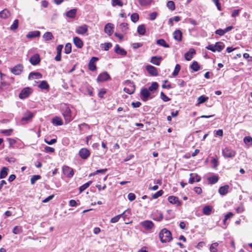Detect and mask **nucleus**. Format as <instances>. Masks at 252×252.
<instances>
[{"mask_svg": "<svg viewBox=\"0 0 252 252\" xmlns=\"http://www.w3.org/2000/svg\"><path fill=\"white\" fill-rule=\"evenodd\" d=\"M8 168L6 167H3L0 172V179H3L6 177L7 175Z\"/></svg>", "mask_w": 252, "mask_h": 252, "instance_id": "c9c22d12", "label": "nucleus"}, {"mask_svg": "<svg viewBox=\"0 0 252 252\" xmlns=\"http://www.w3.org/2000/svg\"><path fill=\"white\" fill-rule=\"evenodd\" d=\"M137 32L139 34L143 35L146 32V28L144 25H141L137 28Z\"/></svg>", "mask_w": 252, "mask_h": 252, "instance_id": "2f4dec72", "label": "nucleus"}, {"mask_svg": "<svg viewBox=\"0 0 252 252\" xmlns=\"http://www.w3.org/2000/svg\"><path fill=\"white\" fill-rule=\"evenodd\" d=\"M98 58L97 57H92V59L90 60L88 67L89 69L92 71H94L95 70L96 67V65L95 64V62L98 61Z\"/></svg>", "mask_w": 252, "mask_h": 252, "instance_id": "dca6fc26", "label": "nucleus"}, {"mask_svg": "<svg viewBox=\"0 0 252 252\" xmlns=\"http://www.w3.org/2000/svg\"><path fill=\"white\" fill-rule=\"evenodd\" d=\"M146 70L152 76H157L158 75L157 69L154 66L148 65L146 66Z\"/></svg>", "mask_w": 252, "mask_h": 252, "instance_id": "4468645a", "label": "nucleus"}, {"mask_svg": "<svg viewBox=\"0 0 252 252\" xmlns=\"http://www.w3.org/2000/svg\"><path fill=\"white\" fill-rule=\"evenodd\" d=\"M213 207L211 205H206L202 209V213L204 215H210L212 212Z\"/></svg>", "mask_w": 252, "mask_h": 252, "instance_id": "412c9836", "label": "nucleus"}, {"mask_svg": "<svg viewBox=\"0 0 252 252\" xmlns=\"http://www.w3.org/2000/svg\"><path fill=\"white\" fill-rule=\"evenodd\" d=\"M40 35V32L38 31H32L29 32L26 35V37L28 38L37 37L39 36Z\"/></svg>", "mask_w": 252, "mask_h": 252, "instance_id": "cd10ccee", "label": "nucleus"}, {"mask_svg": "<svg viewBox=\"0 0 252 252\" xmlns=\"http://www.w3.org/2000/svg\"><path fill=\"white\" fill-rule=\"evenodd\" d=\"M102 45L104 50L108 51L112 46V44L111 43H105L104 44H102Z\"/></svg>", "mask_w": 252, "mask_h": 252, "instance_id": "69168bd1", "label": "nucleus"}, {"mask_svg": "<svg viewBox=\"0 0 252 252\" xmlns=\"http://www.w3.org/2000/svg\"><path fill=\"white\" fill-rule=\"evenodd\" d=\"M160 98L164 102L168 101L170 98H168L162 92L160 93Z\"/></svg>", "mask_w": 252, "mask_h": 252, "instance_id": "680f3d73", "label": "nucleus"}, {"mask_svg": "<svg viewBox=\"0 0 252 252\" xmlns=\"http://www.w3.org/2000/svg\"><path fill=\"white\" fill-rule=\"evenodd\" d=\"M162 60L161 56H153L151 58L150 62L156 65H159Z\"/></svg>", "mask_w": 252, "mask_h": 252, "instance_id": "aec40b11", "label": "nucleus"}, {"mask_svg": "<svg viewBox=\"0 0 252 252\" xmlns=\"http://www.w3.org/2000/svg\"><path fill=\"white\" fill-rule=\"evenodd\" d=\"M166 6L171 11H173L175 9L174 2L171 0L168 1L167 2Z\"/></svg>", "mask_w": 252, "mask_h": 252, "instance_id": "8fccbe9b", "label": "nucleus"}, {"mask_svg": "<svg viewBox=\"0 0 252 252\" xmlns=\"http://www.w3.org/2000/svg\"><path fill=\"white\" fill-rule=\"evenodd\" d=\"M10 15L9 11L4 9L0 12V17L2 19H6L8 18Z\"/></svg>", "mask_w": 252, "mask_h": 252, "instance_id": "c85d7f7f", "label": "nucleus"}, {"mask_svg": "<svg viewBox=\"0 0 252 252\" xmlns=\"http://www.w3.org/2000/svg\"><path fill=\"white\" fill-rule=\"evenodd\" d=\"M115 52L117 54L122 55V56H126L127 52L123 48H121L118 44H116L115 46Z\"/></svg>", "mask_w": 252, "mask_h": 252, "instance_id": "a211bd4d", "label": "nucleus"}, {"mask_svg": "<svg viewBox=\"0 0 252 252\" xmlns=\"http://www.w3.org/2000/svg\"><path fill=\"white\" fill-rule=\"evenodd\" d=\"M206 48L209 50H210L213 52H215L216 51V45L213 44H210L207 46Z\"/></svg>", "mask_w": 252, "mask_h": 252, "instance_id": "e2e57ef3", "label": "nucleus"}, {"mask_svg": "<svg viewBox=\"0 0 252 252\" xmlns=\"http://www.w3.org/2000/svg\"><path fill=\"white\" fill-rule=\"evenodd\" d=\"M76 9H72L67 11L66 13V15L67 17L71 18H74L76 16Z\"/></svg>", "mask_w": 252, "mask_h": 252, "instance_id": "7c9ffc66", "label": "nucleus"}, {"mask_svg": "<svg viewBox=\"0 0 252 252\" xmlns=\"http://www.w3.org/2000/svg\"><path fill=\"white\" fill-rule=\"evenodd\" d=\"M43 37L45 40L48 41L49 40H51L54 38V36L52 33L51 32H45L43 35Z\"/></svg>", "mask_w": 252, "mask_h": 252, "instance_id": "e433bc0d", "label": "nucleus"}, {"mask_svg": "<svg viewBox=\"0 0 252 252\" xmlns=\"http://www.w3.org/2000/svg\"><path fill=\"white\" fill-rule=\"evenodd\" d=\"M88 26L86 24L77 27L75 29V32L78 34L84 35L88 32Z\"/></svg>", "mask_w": 252, "mask_h": 252, "instance_id": "423d86ee", "label": "nucleus"}, {"mask_svg": "<svg viewBox=\"0 0 252 252\" xmlns=\"http://www.w3.org/2000/svg\"><path fill=\"white\" fill-rule=\"evenodd\" d=\"M119 29L123 32L126 33L128 29L127 24L126 23H121L119 26Z\"/></svg>", "mask_w": 252, "mask_h": 252, "instance_id": "4c0bfd02", "label": "nucleus"}, {"mask_svg": "<svg viewBox=\"0 0 252 252\" xmlns=\"http://www.w3.org/2000/svg\"><path fill=\"white\" fill-rule=\"evenodd\" d=\"M159 237L162 243H167L172 240V234L170 231L163 228L160 231Z\"/></svg>", "mask_w": 252, "mask_h": 252, "instance_id": "f03ea898", "label": "nucleus"}, {"mask_svg": "<svg viewBox=\"0 0 252 252\" xmlns=\"http://www.w3.org/2000/svg\"><path fill=\"white\" fill-rule=\"evenodd\" d=\"M114 26L112 23H107L104 27V32L108 35H111L113 32Z\"/></svg>", "mask_w": 252, "mask_h": 252, "instance_id": "ddd939ff", "label": "nucleus"}, {"mask_svg": "<svg viewBox=\"0 0 252 252\" xmlns=\"http://www.w3.org/2000/svg\"><path fill=\"white\" fill-rule=\"evenodd\" d=\"M124 91L128 94H132L135 91V85L130 82H129L127 86L124 88Z\"/></svg>", "mask_w": 252, "mask_h": 252, "instance_id": "9d476101", "label": "nucleus"}, {"mask_svg": "<svg viewBox=\"0 0 252 252\" xmlns=\"http://www.w3.org/2000/svg\"><path fill=\"white\" fill-rule=\"evenodd\" d=\"M140 224L146 230H150L154 226V223L152 221L148 220L141 222Z\"/></svg>", "mask_w": 252, "mask_h": 252, "instance_id": "0eeeda50", "label": "nucleus"}, {"mask_svg": "<svg viewBox=\"0 0 252 252\" xmlns=\"http://www.w3.org/2000/svg\"><path fill=\"white\" fill-rule=\"evenodd\" d=\"M158 215L157 217H154L153 219L155 220L160 221L163 220V215L161 213H158Z\"/></svg>", "mask_w": 252, "mask_h": 252, "instance_id": "052dcab7", "label": "nucleus"}, {"mask_svg": "<svg viewBox=\"0 0 252 252\" xmlns=\"http://www.w3.org/2000/svg\"><path fill=\"white\" fill-rule=\"evenodd\" d=\"M31 89L29 87L24 88L19 95V98L24 99L28 97L31 93Z\"/></svg>", "mask_w": 252, "mask_h": 252, "instance_id": "1a4fd4ad", "label": "nucleus"}, {"mask_svg": "<svg viewBox=\"0 0 252 252\" xmlns=\"http://www.w3.org/2000/svg\"><path fill=\"white\" fill-rule=\"evenodd\" d=\"M154 97L152 93L146 88H142L140 91V97L143 101H146L149 99H152Z\"/></svg>", "mask_w": 252, "mask_h": 252, "instance_id": "7ed1b4c3", "label": "nucleus"}, {"mask_svg": "<svg viewBox=\"0 0 252 252\" xmlns=\"http://www.w3.org/2000/svg\"><path fill=\"white\" fill-rule=\"evenodd\" d=\"M244 142L245 144L249 146L252 145V138L251 136H246L244 138Z\"/></svg>", "mask_w": 252, "mask_h": 252, "instance_id": "49530a36", "label": "nucleus"}, {"mask_svg": "<svg viewBox=\"0 0 252 252\" xmlns=\"http://www.w3.org/2000/svg\"><path fill=\"white\" fill-rule=\"evenodd\" d=\"M23 69V66L21 64H18L11 69L12 73L16 75L21 74Z\"/></svg>", "mask_w": 252, "mask_h": 252, "instance_id": "f8f14e48", "label": "nucleus"}, {"mask_svg": "<svg viewBox=\"0 0 252 252\" xmlns=\"http://www.w3.org/2000/svg\"><path fill=\"white\" fill-rule=\"evenodd\" d=\"M229 188V187L228 185L221 186L219 189V192L221 195H225L228 193Z\"/></svg>", "mask_w": 252, "mask_h": 252, "instance_id": "393cba45", "label": "nucleus"}, {"mask_svg": "<svg viewBox=\"0 0 252 252\" xmlns=\"http://www.w3.org/2000/svg\"><path fill=\"white\" fill-rule=\"evenodd\" d=\"M110 79V76L106 72H104L98 76L96 80L98 82H104Z\"/></svg>", "mask_w": 252, "mask_h": 252, "instance_id": "9b49d317", "label": "nucleus"}, {"mask_svg": "<svg viewBox=\"0 0 252 252\" xmlns=\"http://www.w3.org/2000/svg\"><path fill=\"white\" fill-rule=\"evenodd\" d=\"M219 180L217 176H213L208 178V181L211 184H214L216 183Z\"/></svg>", "mask_w": 252, "mask_h": 252, "instance_id": "a19ab883", "label": "nucleus"}, {"mask_svg": "<svg viewBox=\"0 0 252 252\" xmlns=\"http://www.w3.org/2000/svg\"><path fill=\"white\" fill-rule=\"evenodd\" d=\"M33 116V114L30 111H27L24 114V116L22 118L21 120L22 121H30Z\"/></svg>", "mask_w": 252, "mask_h": 252, "instance_id": "b1692460", "label": "nucleus"}, {"mask_svg": "<svg viewBox=\"0 0 252 252\" xmlns=\"http://www.w3.org/2000/svg\"><path fill=\"white\" fill-rule=\"evenodd\" d=\"M218 245L219 244L217 242H215L213 243L210 247V250L211 252H217V247L218 246Z\"/></svg>", "mask_w": 252, "mask_h": 252, "instance_id": "864d4df0", "label": "nucleus"}, {"mask_svg": "<svg viewBox=\"0 0 252 252\" xmlns=\"http://www.w3.org/2000/svg\"><path fill=\"white\" fill-rule=\"evenodd\" d=\"M12 131V129L1 130L0 133L4 134L7 136L10 135Z\"/></svg>", "mask_w": 252, "mask_h": 252, "instance_id": "0e129e2a", "label": "nucleus"}, {"mask_svg": "<svg viewBox=\"0 0 252 252\" xmlns=\"http://www.w3.org/2000/svg\"><path fill=\"white\" fill-rule=\"evenodd\" d=\"M40 177H41L40 175H33L31 179V184L32 185L34 184L37 180L40 179Z\"/></svg>", "mask_w": 252, "mask_h": 252, "instance_id": "13d9d810", "label": "nucleus"}, {"mask_svg": "<svg viewBox=\"0 0 252 252\" xmlns=\"http://www.w3.org/2000/svg\"><path fill=\"white\" fill-rule=\"evenodd\" d=\"M181 69V66L179 64H177L174 68V70L172 73L173 76H176L178 74Z\"/></svg>", "mask_w": 252, "mask_h": 252, "instance_id": "603ef678", "label": "nucleus"}, {"mask_svg": "<svg viewBox=\"0 0 252 252\" xmlns=\"http://www.w3.org/2000/svg\"><path fill=\"white\" fill-rule=\"evenodd\" d=\"M215 33L220 36H222L225 33V32L224 30L218 29L215 31Z\"/></svg>", "mask_w": 252, "mask_h": 252, "instance_id": "774afa93", "label": "nucleus"}, {"mask_svg": "<svg viewBox=\"0 0 252 252\" xmlns=\"http://www.w3.org/2000/svg\"><path fill=\"white\" fill-rule=\"evenodd\" d=\"M80 157L83 159H87L90 156V151L87 148L81 149L78 153Z\"/></svg>", "mask_w": 252, "mask_h": 252, "instance_id": "39448f33", "label": "nucleus"}, {"mask_svg": "<svg viewBox=\"0 0 252 252\" xmlns=\"http://www.w3.org/2000/svg\"><path fill=\"white\" fill-rule=\"evenodd\" d=\"M216 51L220 52L225 47L223 43L221 42H217L216 44Z\"/></svg>", "mask_w": 252, "mask_h": 252, "instance_id": "72a5a7b5", "label": "nucleus"}, {"mask_svg": "<svg viewBox=\"0 0 252 252\" xmlns=\"http://www.w3.org/2000/svg\"><path fill=\"white\" fill-rule=\"evenodd\" d=\"M92 181H89L88 182L84 184L79 188L80 192H82L87 189L90 185L92 184Z\"/></svg>", "mask_w": 252, "mask_h": 252, "instance_id": "c03bdc74", "label": "nucleus"}, {"mask_svg": "<svg viewBox=\"0 0 252 252\" xmlns=\"http://www.w3.org/2000/svg\"><path fill=\"white\" fill-rule=\"evenodd\" d=\"M130 18L133 22L136 23L139 20V15L136 13H133L131 14Z\"/></svg>", "mask_w": 252, "mask_h": 252, "instance_id": "5fc2aeb1", "label": "nucleus"}, {"mask_svg": "<svg viewBox=\"0 0 252 252\" xmlns=\"http://www.w3.org/2000/svg\"><path fill=\"white\" fill-rule=\"evenodd\" d=\"M45 151L46 153H52L55 152V149H54V148H53L52 147H50L49 146H46L45 147Z\"/></svg>", "mask_w": 252, "mask_h": 252, "instance_id": "338daca9", "label": "nucleus"}, {"mask_svg": "<svg viewBox=\"0 0 252 252\" xmlns=\"http://www.w3.org/2000/svg\"><path fill=\"white\" fill-rule=\"evenodd\" d=\"M158 83L155 82H153L152 85L148 88V90H149V92H153L156 91L158 88Z\"/></svg>", "mask_w": 252, "mask_h": 252, "instance_id": "79ce46f5", "label": "nucleus"}, {"mask_svg": "<svg viewBox=\"0 0 252 252\" xmlns=\"http://www.w3.org/2000/svg\"><path fill=\"white\" fill-rule=\"evenodd\" d=\"M73 42L75 46L78 48H81L83 46L82 40L77 36L73 38Z\"/></svg>", "mask_w": 252, "mask_h": 252, "instance_id": "bb28decb", "label": "nucleus"}, {"mask_svg": "<svg viewBox=\"0 0 252 252\" xmlns=\"http://www.w3.org/2000/svg\"><path fill=\"white\" fill-rule=\"evenodd\" d=\"M153 0H138L139 2L142 6H147L150 5Z\"/></svg>", "mask_w": 252, "mask_h": 252, "instance_id": "a18cd8bd", "label": "nucleus"}, {"mask_svg": "<svg viewBox=\"0 0 252 252\" xmlns=\"http://www.w3.org/2000/svg\"><path fill=\"white\" fill-rule=\"evenodd\" d=\"M12 232L15 234H19L22 232V228L20 226H16L14 227Z\"/></svg>", "mask_w": 252, "mask_h": 252, "instance_id": "09e8293b", "label": "nucleus"}, {"mask_svg": "<svg viewBox=\"0 0 252 252\" xmlns=\"http://www.w3.org/2000/svg\"><path fill=\"white\" fill-rule=\"evenodd\" d=\"M42 75L39 72H32L29 75L28 78L29 80L37 79L42 78Z\"/></svg>", "mask_w": 252, "mask_h": 252, "instance_id": "5701e85b", "label": "nucleus"}, {"mask_svg": "<svg viewBox=\"0 0 252 252\" xmlns=\"http://www.w3.org/2000/svg\"><path fill=\"white\" fill-rule=\"evenodd\" d=\"M63 174L68 178H71L74 174L73 169L67 166L63 167Z\"/></svg>", "mask_w": 252, "mask_h": 252, "instance_id": "6e6552de", "label": "nucleus"}, {"mask_svg": "<svg viewBox=\"0 0 252 252\" xmlns=\"http://www.w3.org/2000/svg\"><path fill=\"white\" fill-rule=\"evenodd\" d=\"M157 43L158 45L165 48H168L169 47V45L166 43L165 41L163 39H159L157 40Z\"/></svg>", "mask_w": 252, "mask_h": 252, "instance_id": "ea45409f", "label": "nucleus"}, {"mask_svg": "<svg viewBox=\"0 0 252 252\" xmlns=\"http://www.w3.org/2000/svg\"><path fill=\"white\" fill-rule=\"evenodd\" d=\"M111 4L114 7L117 5L121 7L124 5L123 2L121 0H111Z\"/></svg>", "mask_w": 252, "mask_h": 252, "instance_id": "37998d69", "label": "nucleus"}, {"mask_svg": "<svg viewBox=\"0 0 252 252\" xmlns=\"http://www.w3.org/2000/svg\"><path fill=\"white\" fill-rule=\"evenodd\" d=\"M52 123L57 126H62L63 124L62 119L58 117H55L52 119Z\"/></svg>", "mask_w": 252, "mask_h": 252, "instance_id": "c756f323", "label": "nucleus"}, {"mask_svg": "<svg viewBox=\"0 0 252 252\" xmlns=\"http://www.w3.org/2000/svg\"><path fill=\"white\" fill-rule=\"evenodd\" d=\"M107 171V169L106 168L102 169H99V170H97L96 171H95L94 173H93L91 174H90V176H91L92 175H94L97 174L98 173H104Z\"/></svg>", "mask_w": 252, "mask_h": 252, "instance_id": "bf43d9fd", "label": "nucleus"}, {"mask_svg": "<svg viewBox=\"0 0 252 252\" xmlns=\"http://www.w3.org/2000/svg\"><path fill=\"white\" fill-rule=\"evenodd\" d=\"M61 111L64 118L65 124H68L73 119L71 115V111L66 104H61Z\"/></svg>", "mask_w": 252, "mask_h": 252, "instance_id": "f257e3e1", "label": "nucleus"}, {"mask_svg": "<svg viewBox=\"0 0 252 252\" xmlns=\"http://www.w3.org/2000/svg\"><path fill=\"white\" fill-rule=\"evenodd\" d=\"M38 87L41 89H47L49 86L46 81H42L39 84Z\"/></svg>", "mask_w": 252, "mask_h": 252, "instance_id": "de8ad7c7", "label": "nucleus"}, {"mask_svg": "<svg viewBox=\"0 0 252 252\" xmlns=\"http://www.w3.org/2000/svg\"><path fill=\"white\" fill-rule=\"evenodd\" d=\"M208 99V97H206L203 95L200 96L197 98L198 103H197V105H199L200 104L206 102Z\"/></svg>", "mask_w": 252, "mask_h": 252, "instance_id": "58836bf2", "label": "nucleus"}, {"mask_svg": "<svg viewBox=\"0 0 252 252\" xmlns=\"http://www.w3.org/2000/svg\"><path fill=\"white\" fill-rule=\"evenodd\" d=\"M163 193V191L162 190H160L155 193L153 194L152 195V198L153 199H157L158 197L161 196Z\"/></svg>", "mask_w": 252, "mask_h": 252, "instance_id": "4d7b16f0", "label": "nucleus"}, {"mask_svg": "<svg viewBox=\"0 0 252 252\" xmlns=\"http://www.w3.org/2000/svg\"><path fill=\"white\" fill-rule=\"evenodd\" d=\"M71 52V44L69 43L65 45L64 52L66 54H69Z\"/></svg>", "mask_w": 252, "mask_h": 252, "instance_id": "6e6d98bb", "label": "nucleus"}, {"mask_svg": "<svg viewBox=\"0 0 252 252\" xmlns=\"http://www.w3.org/2000/svg\"><path fill=\"white\" fill-rule=\"evenodd\" d=\"M40 62V58L39 54H35L32 56L30 59V63L33 65H36Z\"/></svg>", "mask_w": 252, "mask_h": 252, "instance_id": "2eb2a0df", "label": "nucleus"}, {"mask_svg": "<svg viewBox=\"0 0 252 252\" xmlns=\"http://www.w3.org/2000/svg\"><path fill=\"white\" fill-rule=\"evenodd\" d=\"M190 67L194 71H197L200 68V65L198 64V63L196 61L193 62L192 64L190 65Z\"/></svg>", "mask_w": 252, "mask_h": 252, "instance_id": "473e14b6", "label": "nucleus"}, {"mask_svg": "<svg viewBox=\"0 0 252 252\" xmlns=\"http://www.w3.org/2000/svg\"><path fill=\"white\" fill-rule=\"evenodd\" d=\"M195 54V51L193 49H190L188 52L185 54V59L187 61H190Z\"/></svg>", "mask_w": 252, "mask_h": 252, "instance_id": "4be33fe9", "label": "nucleus"}, {"mask_svg": "<svg viewBox=\"0 0 252 252\" xmlns=\"http://www.w3.org/2000/svg\"><path fill=\"white\" fill-rule=\"evenodd\" d=\"M190 178L189 180V184H193L194 182H198L200 181L201 178L196 173H190Z\"/></svg>", "mask_w": 252, "mask_h": 252, "instance_id": "f3484780", "label": "nucleus"}, {"mask_svg": "<svg viewBox=\"0 0 252 252\" xmlns=\"http://www.w3.org/2000/svg\"><path fill=\"white\" fill-rule=\"evenodd\" d=\"M168 201L172 204H177L178 206H180L181 204V202L180 201L178 197L174 196H169L168 197Z\"/></svg>", "mask_w": 252, "mask_h": 252, "instance_id": "6ab92c4d", "label": "nucleus"}, {"mask_svg": "<svg viewBox=\"0 0 252 252\" xmlns=\"http://www.w3.org/2000/svg\"><path fill=\"white\" fill-rule=\"evenodd\" d=\"M173 37L175 40L181 41L182 40V33L179 30H176L173 33Z\"/></svg>", "mask_w": 252, "mask_h": 252, "instance_id": "a878e982", "label": "nucleus"}, {"mask_svg": "<svg viewBox=\"0 0 252 252\" xmlns=\"http://www.w3.org/2000/svg\"><path fill=\"white\" fill-rule=\"evenodd\" d=\"M19 25V20L16 19L14 21L13 23L10 27V30L14 31L18 29Z\"/></svg>", "mask_w": 252, "mask_h": 252, "instance_id": "3c124183", "label": "nucleus"}, {"mask_svg": "<svg viewBox=\"0 0 252 252\" xmlns=\"http://www.w3.org/2000/svg\"><path fill=\"white\" fill-rule=\"evenodd\" d=\"M222 153L225 158H233L236 155L235 151L230 147H225L222 149Z\"/></svg>", "mask_w": 252, "mask_h": 252, "instance_id": "20e7f679", "label": "nucleus"}, {"mask_svg": "<svg viewBox=\"0 0 252 252\" xmlns=\"http://www.w3.org/2000/svg\"><path fill=\"white\" fill-rule=\"evenodd\" d=\"M127 211H125L122 214L118 215L112 218L110 220V222L111 223H116V222H118L119 220L121 218V217L123 215H124L125 213H126Z\"/></svg>", "mask_w": 252, "mask_h": 252, "instance_id": "f704fd0d", "label": "nucleus"}]
</instances>
